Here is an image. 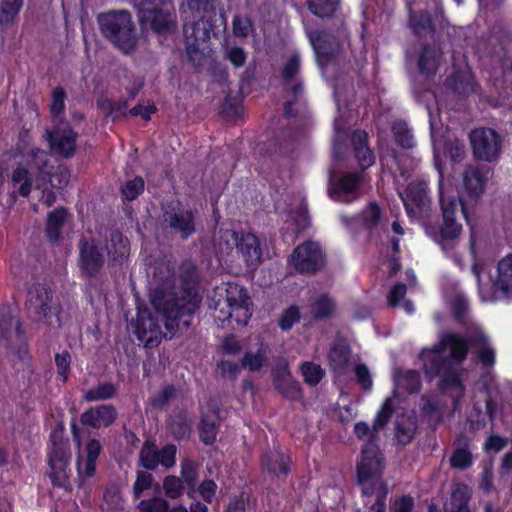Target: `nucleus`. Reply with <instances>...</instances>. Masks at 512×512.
Returning a JSON list of instances; mask_svg holds the SVG:
<instances>
[{
  "label": "nucleus",
  "mask_w": 512,
  "mask_h": 512,
  "mask_svg": "<svg viewBox=\"0 0 512 512\" xmlns=\"http://www.w3.org/2000/svg\"><path fill=\"white\" fill-rule=\"evenodd\" d=\"M432 145H434V164L440 174V201L443 211V225L438 231L426 228V233L435 241L442 242L447 239H454L461 232V224L455 221V213L458 211V204L454 201L451 193L443 184L444 169L447 160L452 162L462 159L465 154L464 145L456 139H442V133L433 118L430 120Z\"/></svg>",
  "instance_id": "nucleus-1"
},
{
  "label": "nucleus",
  "mask_w": 512,
  "mask_h": 512,
  "mask_svg": "<svg viewBox=\"0 0 512 512\" xmlns=\"http://www.w3.org/2000/svg\"><path fill=\"white\" fill-rule=\"evenodd\" d=\"M394 398H388L380 408L373 428L368 424L359 422L355 425L354 431L359 439H366L371 442L379 428L384 426L391 416ZM382 470V459L377 447L369 443L361 451L357 472L358 480L364 494H371L375 489L381 487L379 474Z\"/></svg>",
  "instance_id": "nucleus-2"
},
{
  "label": "nucleus",
  "mask_w": 512,
  "mask_h": 512,
  "mask_svg": "<svg viewBox=\"0 0 512 512\" xmlns=\"http://www.w3.org/2000/svg\"><path fill=\"white\" fill-rule=\"evenodd\" d=\"M47 167L48 155L45 152L32 146L22 151L21 160L12 173V182L18 186L20 195L28 196L32 185L38 189L46 185V177L49 175Z\"/></svg>",
  "instance_id": "nucleus-3"
},
{
  "label": "nucleus",
  "mask_w": 512,
  "mask_h": 512,
  "mask_svg": "<svg viewBox=\"0 0 512 512\" xmlns=\"http://www.w3.org/2000/svg\"><path fill=\"white\" fill-rule=\"evenodd\" d=\"M215 9V0H187L181 6L183 17L194 19L195 23H185L184 35L190 53L203 46L213 33V25L209 19L210 12Z\"/></svg>",
  "instance_id": "nucleus-4"
},
{
  "label": "nucleus",
  "mask_w": 512,
  "mask_h": 512,
  "mask_svg": "<svg viewBox=\"0 0 512 512\" xmlns=\"http://www.w3.org/2000/svg\"><path fill=\"white\" fill-rule=\"evenodd\" d=\"M467 352V344L455 334L443 336L439 344L432 349H426L421 354L427 374L440 370L451 369L452 361H461Z\"/></svg>",
  "instance_id": "nucleus-5"
},
{
  "label": "nucleus",
  "mask_w": 512,
  "mask_h": 512,
  "mask_svg": "<svg viewBox=\"0 0 512 512\" xmlns=\"http://www.w3.org/2000/svg\"><path fill=\"white\" fill-rule=\"evenodd\" d=\"M98 22L104 36L124 53H131L136 48L138 40L128 12H106L99 16Z\"/></svg>",
  "instance_id": "nucleus-6"
},
{
  "label": "nucleus",
  "mask_w": 512,
  "mask_h": 512,
  "mask_svg": "<svg viewBox=\"0 0 512 512\" xmlns=\"http://www.w3.org/2000/svg\"><path fill=\"white\" fill-rule=\"evenodd\" d=\"M138 10L142 25L150 26L159 35L170 33L176 25L175 8L169 0H131Z\"/></svg>",
  "instance_id": "nucleus-7"
},
{
  "label": "nucleus",
  "mask_w": 512,
  "mask_h": 512,
  "mask_svg": "<svg viewBox=\"0 0 512 512\" xmlns=\"http://www.w3.org/2000/svg\"><path fill=\"white\" fill-rule=\"evenodd\" d=\"M223 298L217 303L218 313L215 317L221 321L228 320L232 325H246L251 318V302L247 292L236 284H227Z\"/></svg>",
  "instance_id": "nucleus-8"
},
{
  "label": "nucleus",
  "mask_w": 512,
  "mask_h": 512,
  "mask_svg": "<svg viewBox=\"0 0 512 512\" xmlns=\"http://www.w3.org/2000/svg\"><path fill=\"white\" fill-rule=\"evenodd\" d=\"M407 181L404 173L397 179L399 195L404 203L406 211L411 218L425 220L430 215V200L426 195V184L422 181L410 182L406 188H402L401 181Z\"/></svg>",
  "instance_id": "nucleus-9"
},
{
  "label": "nucleus",
  "mask_w": 512,
  "mask_h": 512,
  "mask_svg": "<svg viewBox=\"0 0 512 512\" xmlns=\"http://www.w3.org/2000/svg\"><path fill=\"white\" fill-rule=\"evenodd\" d=\"M27 306L34 320L50 327L59 325L58 308L46 288L31 289Z\"/></svg>",
  "instance_id": "nucleus-10"
},
{
  "label": "nucleus",
  "mask_w": 512,
  "mask_h": 512,
  "mask_svg": "<svg viewBox=\"0 0 512 512\" xmlns=\"http://www.w3.org/2000/svg\"><path fill=\"white\" fill-rule=\"evenodd\" d=\"M290 265L300 272H314L325 265V254L318 242L307 241L295 249Z\"/></svg>",
  "instance_id": "nucleus-11"
},
{
  "label": "nucleus",
  "mask_w": 512,
  "mask_h": 512,
  "mask_svg": "<svg viewBox=\"0 0 512 512\" xmlns=\"http://www.w3.org/2000/svg\"><path fill=\"white\" fill-rule=\"evenodd\" d=\"M74 439L78 444L76 468L80 481H86L95 475L96 464L102 450V445L95 438H91L84 446L81 445L80 435L73 427Z\"/></svg>",
  "instance_id": "nucleus-12"
},
{
  "label": "nucleus",
  "mask_w": 512,
  "mask_h": 512,
  "mask_svg": "<svg viewBox=\"0 0 512 512\" xmlns=\"http://www.w3.org/2000/svg\"><path fill=\"white\" fill-rule=\"evenodd\" d=\"M364 177L358 174L346 173L340 177L330 175L328 195L331 199L349 203L359 196Z\"/></svg>",
  "instance_id": "nucleus-13"
},
{
  "label": "nucleus",
  "mask_w": 512,
  "mask_h": 512,
  "mask_svg": "<svg viewBox=\"0 0 512 512\" xmlns=\"http://www.w3.org/2000/svg\"><path fill=\"white\" fill-rule=\"evenodd\" d=\"M70 451L66 442L54 443L48 454V476L57 486H66L68 483Z\"/></svg>",
  "instance_id": "nucleus-14"
},
{
  "label": "nucleus",
  "mask_w": 512,
  "mask_h": 512,
  "mask_svg": "<svg viewBox=\"0 0 512 512\" xmlns=\"http://www.w3.org/2000/svg\"><path fill=\"white\" fill-rule=\"evenodd\" d=\"M473 154L485 161L496 159L500 154L501 139L490 128H478L470 134Z\"/></svg>",
  "instance_id": "nucleus-15"
},
{
  "label": "nucleus",
  "mask_w": 512,
  "mask_h": 512,
  "mask_svg": "<svg viewBox=\"0 0 512 512\" xmlns=\"http://www.w3.org/2000/svg\"><path fill=\"white\" fill-rule=\"evenodd\" d=\"M105 262L100 244L95 239L84 240L80 247V265L84 274L94 276Z\"/></svg>",
  "instance_id": "nucleus-16"
},
{
  "label": "nucleus",
  "mask_w": 512,
  "mask_h": 512,
  "mask_svg": "<svg viewBox=\"0 0 512 512\" xmlns=\"http://www.w3.org/2000/svg\"><path fill=\"white\" fill-rule=\"evenodd\" d=\"M52 153L63 157L71 156L76 149V134L67 125L55 127L47 133Z\"/></svg>",
  "instance_id": "nucleus-17"
},
{
  "label": "nucleus",
  "mask_w": 512,
  "mask_h": 512,
  "mask_svg": "<svg viewBox=\"0 0 512 512\" xmlns=\"http://www.w3.org/2000/svg\"><path fill=\"white\" fill-rule=\"evenodd\" d=\"M135 332L140 342L146 347L158 345L162 337L161 330L150 313L146 310H139Z\"/></svg>",
  "instance_id": "nucleus-18"
},
{
  "label": "nucleus",
  "mask_w": 512,
  "mask_h": 512,
  "mask_svg": "<svg viewBox=\"0 0 512 512\" xmlns=\"http://www.w3.org/2000/svg\"><path fill=\"white\" fill-rule=\"evenodd\" d=\"M199 298L196 294L191 295L188 300H181L177 303L176 307L165 308L163 311L159 310V306L156 301H154L155 307L158 309L162 318L165 319V327L172 334V330L175 328L174 321L176 317L183 316L185 314H191L195 312V309L199 305Z\"/></svg>",
  "instance_id": "nucleus-19"
},
{
  "label": "nucleus",
  "mask_w": 512,
  "mask_h": 512,
  "mask_svg": "<svg viewBox=\"0 0 512 512\" xmlns=\"http://www.w3.org/2000/svg\"><path fill=\"white\" fill-rule=\"evenodd\" d=\"M116 417L117 412L112 406L101 405L86 410L81 416V421L84 425L102 428L112 424Z\"/></svg>",
  "instance_id": "nucleus-20"
},
{
  "label": "nucleus",
  "mask_w": 512,
  "mask_h": 512,
  "mask_svg": "<svg viewBox=\"0 0 512 512\" xmlns=\"http://www.w3.org/2000/svg\"><path fill=\"white\" fill-rule=\"evenodd\" d=\"M488 279L491 286L503 294L508 296L512 292V254L503 258L497 267L496 275H489Z\"/></svg>",
  "instance_id": "nucleus-21"
},
{
  "label": "nucleus",
  "mask_w": 512,
  "mask_h": 512,
  "mask_svg": "<svg viewBox=\"0 0 512 512\" xmlns=\"http://www.w3.org/2000/svg\"><path fill=\"white\" fill-rule=\"evenodd\" d=\"M108 265H121L129 256L128 240L121 234H113L105 245Z\"/></svg>",
  "instance_id": "nucleus-22"
},
{
  "label": "nucleus",
  "mask_w": 512,
  "mask_h": 512,
  "mask_svg": "<svg viewBox=\"0 0 512 512\" xmlns=\"http://www.w3.org/2000/svg\"><path fill=\"white\" fill-rule=\"evenodd\" d=\"M237 252L241 255L248 267L258 265L261 260V249L258 238L253 234L241 235L237 244Z\"/></svg>",
  "instance_id": "nucleus-23"
},
{
  "label": "nucleus",
  "mask_w": 512,
  "mask_h": 512,
  "mask_svg": "<svg viewBox=\"0 0 512 512\" xmlns=\"http://www.w3.org/2000/svg\"><path fill=\"white\" fill-rule=\"evenodd\" d=\"M349 350L344 340H338L328 354L329 362L334 372L341 376L347 370Z\"/></svg>",
  "instance_id": "nucleus-24"
},
{
  "label": "nucleus",
  "mask_w": 512,
  "mask_h": 512,
  "mask_svg": "<svg viewBox=\"0 0 512 512\" xmlns=\"http://www.w3.org/2000/svg\"><path fill=\"white\" fill-rule=\"evenodd\" d=\"M275 386L286 397L296 398L300 395V389L295 380L290 376L287 366H283L276 374L274 379Z\"/></svg>",
  "instance_id": "nucleus-25"
},
{
  "label": "nucleus",
  "mask_w": 512,
  "mask_h": 512,
  "mask_svg": "<svg viewBox=\"0 0 512 512\" xmlns=\"http://www.w3.org/2000/svg\"><path fill=\"white\" fill-rule=\"evenodd\" d=\"M367 135L364 132H357L353 136V143L356 145V156L362 167H368L375 162V157L366 145Z\"/></svg>",
  "instance_id": "nucleus-26"
},
{
  "label": "nucleus",
  "mask_w": 512,
  "mask_h": 512,
  "mask_svg": "<svg viewBox=\"0 0 512 512\" xmlns=\"http://www.w3.org/2000/svg\"><path fill=\"white\" fill-rule=\"evenodd\" d=\"M419 388L418 374L415 371H407L399 373L395 377V393L396 397L404 393V391H417Z\"/></svg>",
  "instance_id": "nucleus-27"
},
{
  "label": "nucleus",
  "mask_w": 512,
  "mask_h": 512,
  "mask_svg": "<svg viewBox=\"0 0 512 512\" xmlns=\"http://www.w3.org/2000/svg\"><path fill=\"white\" fill-rule=\"evenodd\" d=\"M23 5V0H2L0 3V24L9 26L14 23Z\"/></svg>",
  "instance_id": "nucleus-28"
},
{
  "label": "nucleus",
  "mask_w": 512,
  "mask_h": 512,
  "mask_svg": "<svg viewBox=\"0 0 512 512\" xmlns=\"http://www.w3.org/2000/svg\"><path fill=\"white\" fill-rule=\"evenodd\" d=\"M380 211L376 203H371L368 205L366 210L363 213L362 218H349L347 216H342V223L348 228L353 227V222H363L367 227H372V225L376 224L379 220Z\"/></svg>",
  "instance_id": "nucleus-29"
},
{
  "label": "nucleus",
  "mask_w": 512,
  "mask_h": 512,
  "mask_svg": "<svg viewBox=\"0 0 512 512\" xmlns=\"http://www.w3.org/2000/svg\"><path fill=\"white\" fill-rule=\"evenodd\" d=\"M67 219V211L64 209H55L48 214L47 231L51 240H57L60 236L61 228Z\"/></svg>",
  "instance_id": "nucleus-30"
},
{
  "label": "nucleus",
  "mask_w": 512,
  "mask_h": 512,
  "mask_svg": "<svg viewBox=\"0 0 512 512\" xmlns=\"http://www.w3.org/2000/svg\"><path fill=\"white\" fill-rule=\"evenodd\" d=\"M468 491L466 487H457L452 492L449 503L445 506V512H469L467 507Z\"/></svg>",
  "instance_id": "nucleus-31"
},
{
  "label": "nucleus",
  "mask_w": 512,
  "mask_h": 512,
  "mask_svg": "<svg viewBox=\"0 0 512 512\" xmlns=\"http://www.w3.org/2000/svg\"><path fill=\"white\" fill-rule=\"evenodd\" d=\"M140 464L146 469L159 466V451L152 442H145L140 451Z\"/></svg>",
  "instance_id": "nucleus-32"
},
{
  "label": "nucleus",
  "mask_w": 512,
  "mask_h": 512,
  "mask_svg": "<svg viewBox=\"0 0 512 512\" xmlns=\"http://www.w3.org/2000/svg\"><path fill=\"white\" fill-rule=\"evenodd\" d=\"M239 239L240 237H238L233 231L222 232L216 242L217 252L221 256L230 255L233 248L237 249Z\"/></svg>",
  "instance_id": "nucleus-33"
},
{
  "label": "nucleus",
  "mask_w": 512,
  "mask_h": 512,
  "mask_svg": "<svg viewBox=\"0 0 512 512\" xmlns=\"http://www.w3.org/2000/svg\"><path fill=\"white\" fill-rule=\"evenodd\" d=\"M262 464L275 474L285 473L288 468V459L282 453L273 452L263 458Z\"/></svg>",
  "instance_id": "nucleus-34"
},
{
  "label": "nucleus",
  "mask_w": 512,
  "mask_h": 512,
  "mask_svg": "<svg viewBox=\"0 0 512 512\" xmlns=\"http://www.w3.org/2000/svg\"><path fill=\"white\" fill-rule=\"evenodd\" d=\"M171 227L178 231L182 237L188 236L194 230L192 214L183 212L175 215L171 220Z\"/></svg>",
  "instance_id": "nucleus-35"
},
{
  "label": "nucleus",
  "mask_w": 512,
  "mask_h": 512,
  "mask_svg": "<svg viewBox=\"0 0 512 512\" xmlns=\"http://www.w3.org/2000/svg\"><path fill=\"white\" fill-rule=\"evenodd\" d=\"M406 293V288L402 285H396L390 292L388 296V300L391 306H400L402 307L407 313H413L414 307L411 304L410 301L406 300L404 298V295Z\"/></svg>",
  "instance_id": "nucleus-36"
},
{
  "label": "nucleus",
  "mask_w": 512,
  "mask_h": 512,
  "mask_svg": "<svg viewBox=\"0 0 512 512\" xmlns=\"http://www.w3.org/2000/svg\"><path fill=\"white\" fill-rule=\"evenodd\" d=\"M338 0H308L311 11L320 17H328L333 14Z\"/></svg>",
  "instance_id": "nucleus-37"
},
{
  "label": "nucleus",
  "mask_w": 512,
  "mask_h": 512,
  "mask_svg": "<svg viewBox=\"0 0 512 512\" xmlns=\"http://www.w3.org/2000/svg\"><path fill=\"white\" fill-rule=\"evenodd\" d=\"M466 189L472 195H478L483 190L484 176L476 169H470L464 177Z\"/></svg>",
  "instance_id": "nucleus-38"
},
{
  "label": "nucleus",
  "mask_w": 512,
  "mask_h": 512,
  "mask_svg": "<svg viewBox=\"0 0 512 512\" xmlns=\"http://www.w3.org/2000/svg\"><path fill=\"white\" fill-rule=\"evenodd\" d=\"M470 345L477 347L479 357L485 366L493 364L494 352L490 347H488L486 337L482 332L479 333L477 339H475L474 342H471Z\"/></svg>",
  "instance_id": "nucleus-39"
},
{
  "label": "nucleus",
  "mask_w": 512,
  "mask_h": 512,
  "mask_svg": "<svg viewBox=\"0 0 512 512\" xmlns=\"http://www.w3.org/2000/svg\"><path fill=\"white\" fill-rule=\"evenodd\" d=\"M302 374L308 385H317L325 375V371L320 365L314 363H304L301 367Z\"/></svg>",
  "instance_id": "nucleus-40"
},
{
  "label": "nucleus",
  "mask_w": 512,
  "mask_h": 512,
  "mask_svg": "<svg viewBox=\"0 0 512 512\" xmlns=\"http://www.w3.org/2000/svg\"><path fill=\"white\" fill-rule=\"evenodd\" d=\"M267 359L266 350L263 348L258 349L255 353L248 352L243 359V366L250 371L260 369Z\"/></svg>",
  "instance_id": "nucleus-41"
},
{
  "label": "nucleus",
  "mask_w": 512,
  "mask_h": 512,
  "mask_svg": "<svg viewBox=\"0 0 512 512\" xmlns=\"http://www.w3.org/2000/svg\"><path fill=\"white\" fill-rule=\"evenodd\" d=\"M115 393V388L111 384H101L86 391L84 398L86 401L94 402L109 398Z\"/></svg>",
  "instance_id": "nucleus-42"
},
{
  "label": "nucleus",
  "mask_w": 512,
  "mask_h": 512,
  "mask_svg": "<svg viewBox=\"0 0 512 512\" xmlns=\"http://www.w3.org/2000/svg\"><path fill=\"white\" fill-rule=\"evenodd\" d=\"M438 63V54L435 49L427 48L419 59V68L425 73L435 70Z\"/></svg>",
  "instance_id": "nucleus-43"
},
{
  "label": "nucleus",
  "mask_w": 512,
  "mask_h": 512,
  "mask_svg": "<svg viewBox=\"0 0 512 512\" xmlns=\"http://www.w3.org/2000/svg\"><path fill=\"white\" fill-rule=\"evenodd\" d=\"M144 189V182L140 177L128 180L122 187V195L127 200H133L140 195Z\"/></svg>",
  "instance_id": "nucleus-44"
},
{
  "label": "nucleus",
  "mask_w": 512,
  "mask_h": 512,
  "mask_svg": "<svg viewBox=\"0 0 512 512\" xmlns=\"http://www.w3.org/2000/svg\"><path fill=\"white\" fill-rule=\"evenodd\" d=\"M396 142L403 147H412L414 139L407 125L403 122L396 123L394 126Z\"/></svg>",
  "instance_id": "nucleus-45"
},
{
  "label": "nucleus",
  "mask_w": 512,
  "mask_h": 512,
  "mask_svg": "<svg viewBox=\"0 0 512 512\" xmlns=\"http://www.w3.org/2000/svg\"><path fill=\"white\" fill-rule=\"evenodd\" d=\"M473 273L479 284L480 295L484 300H492L497 296L486 291L484 277L487 274V264H473Z\"/></svg>",
  "instance_id": "nucleus-46"
},
{
  "label": "nucleus",
  "mask_w": 512,
  "mask_h": 512,
  "mask_svg": "<svg viewBox=\"0 0 512 512\" xmlns=\"http://www.w3.org/2000/svg\"><path fill=\"white\" fill-rule=\"evenodd\" d=\"M334 302L327 296H321L312 305V313L316 317H325L333 312Z\"/></svg>",
  "instance_id": "nucleus-47"
},
{
  "label": "nucleus",
  "mask_w": 512,
  "mask_h": 512,
  "mask_svg": "<svg viewBox=\"0 0 512 512\" xmlns=\"http://www.w3.org/2000/svg\"><path fill=\"white\" fill-rule=\"evenodd\" d=\"M307 36L318 57H320L321 53H325V42L328 38L325 32H319V30H307Z\"/></svg>",
  "instance_id": "nucleus-48"
},
{
  "label": "nucleus",
  "mask_w": 512,
  "mask_h": 512,
  "mask_svg": "<svg viewBox=\"0 0 512 512\" xmlns=\"http://www.w3.org/2000/svg\"><path fill=\"white\" fill-rule=\"evenodd\" d=\"M471 462V452L464 448L457 449L452 454V459H450V463H452V466L460 469L469 467Z\"/></svg>",
  "instance_id": "nucleus-49"
},
{
  "label": "nucleus",
  "mask_w": 512,
  "mask_h": 512,
  "mask_svg": "<svg viewBox=\"0 0 512 512\" xmlns=\"http://www.w3.org/2000/svg\"><path fill=\"white\" fill-rule=\"evenodd\" d=\"M300 318V312L297 307L287 308L279 319V326L283 330L290 329Z\"/></svg>",
  "instance_id": "nucleus-50"
},
{
  "label": "nucleus",
  "mask_w": 512,
  "mask_h": 512,
  "mask_svg": "<svg viewBox=\"0 0 512 512\" xmlns=\"http://www.w3.org/2000/svg\"><path fill=\"white\" fill-rule=\"evenodd\" d=\"M139 508L140 512H168L167 502L160 498L142 501Z\"/></svg>",
  "instance_id": "nucleus-51"
},
{
  "label": "nucleus",
  "mask_w": 512,
  "mask_h": 512,
  "mask_svg": "<svg viewBox=\"0 0 512 512\" xmlns=\"http://www.w3.org/2000/svg\"><path fill=\"white\" fill-rule=\"evenodd\" d=\"M177 448L174 445H167L159 451L158 465L172 467L175 464Z\"/></svg>",
  "instance_id": "nucleus-52"
},
{
  "label": "nucleus",
  "mask_w": 512,
  "mask_h": 512,
  "mask_svg": "<svg viewBox=\"0 0 512 512\" xmlns=\"http://www.w3.org/2000/svg\"><path fill=\"white\" fill-rule=\"evenodd\" d=\"M65 108V93L62 88H55L52 93L51 113L58 116L63 113Z\"/></svg>",
  "instance_id": "nucleus-53"
},
{
  "label": "nucleus",
  "mask_w": 512,
  "mask_h": 512,
  "mask_svg": "<svg viewBox=\"0 0 512 512\" xmlns=\"http://www.w3.org/2000/svg\"><path fill=\"white\" fill-rule=\"evenodd\" d=\"M415 431V423L410 421L407 427L402 428V424L400 422L396 423V439L399 443L407 444L410 442L414 435Z\"/></svg>",
  "instance_id": "nucleus-54"
},
{
  "label": "nucleus",
  "mask_w": 512,
  "mask_h": 512,
  "mask_svg": "<svg viewBox=\"0 0 512 512\" xmlns=\"http://www.w3.org/2000/svg\"><path fill=\"white\" fill-rule=\"evenodd\" d=\"M163 488L169 497H178L183 490L182 483L176 476H167L163 482Z\"/></svg>",
  "instance_id": "nucleus-55"
},
{
  "label": "nucleus",
  "mask_w": 512,
  "mask_h": 512,
  "mask_svg": "<svg viewBox=\"0 0 512 512\" xmlns=\"http://www.w3.org/2000/svg\"><path fill=\"white\" fill-rule=\"evenodd\" d=\"M357 381L361 387L365 390H369L373 386L372 377L368 368L362 364H359L354 369Z\"/></svg>",
  "instance_id": "nucleus-56"
},
{
  "label": "nucleus",
  "mask_w": 512,
  "mask_h": 512,
  "mask_svg": "<svg viewBox=\"0 0 512 512\" xmlns=\"http://www.w3.org/2000/svg\"><path fill=\"white\" fill-rule=\"evenodd\" d=\"M251 31V21L247 18L236 17L233 20V33L235 36L245 38Z\"/></svg>",
  "instance_id": "nucleus-57"
},
{
  "label": "nucleus",
  "mask_w": 512,
  "mask_h": 512,
  "mask_svg": "<svg viewBox=\"0 0 512 512\" xmlns=\"http://www.w3.org/2000/svg\"><path fill=\"white\" fill-rule=\"evenodd\" d=\"M153 482L152 474L148 472H139L134 484L135 497H139L143 490L148 489Z\"/></svg>",
  "instance_id": "nucleus-58"
},
{
  "label": "nucleus",
  "mask_w": 512,
  "mask_h": 512,
  "mask_svg": "<svg viewBox=\"0 0 512 512\" xmlns=\"http://www.w3.org/2000/svg\"><path fill=\"white\" fill-rule=\"evenodd\" d=\"M226 57L234 66H242L246 61L245 52L239 47H228L226 49Z\"/></svg>",
  "instance_id": "nucleus-59"
},
{
  "label": "nucleus",
  "mask_w": 512,
  "mask_h": 512,
  "mask_svg": "<svg viewBox=\"0 0 512 512\" xmlns=\"http://www.w3.org/2000/svg\"><path fill=\"white\" fill-rule=\"evenodd\" d=\"M55 363L58 374L63 378V381H66L67 372L70 365V358L68 353L57 354L55 356Z\"/></svg>",
  "instance_id": "nucleus-60"
},
{
  "label": "nucleus",
  "mask_w": 512,
  "mask_h": 512,
  "mask_svg": "<svg viewBox=\"0 0 512 512\" xmlns=\"http://www.w3.org/2000/svg\"><path fill=\"white\" fill-rule=\"evenodd\" d=\"M216 437V428L213 423L203 421L200 427V438L205 444L213 443Z\"/></svg>",
  "instance_id": "nucleus-61"
},
{
  "label": "nucleus",
  "mask_w": 512,
  "mask_h": 512,
  "mask_svg": "<svg viewBox=\"0 0 512 512\" xmlns=\"http://www.w3.org/2000/svg\"><path fill=\"white\" fill-rule=\"evenodd\" d=\"M68 177L69 175L67 169L61 168V166H59L56 172L49 177L48 181L53 187H62L66 185Z\"/></svg>",
  "instance_id": "nucleus-62"
},
{
  "label": "nucleus",
  "mask_w": 512,
  "mask_h": 512,
  "mask_svg": "<svg viewBox=\"0 0 512 512\" xmlns=\"http://www.w3.org/2000/svg\"><path fill=\"white\" fill-rule=\"evenodd\" d=\"M217 486L213 481H204L198 488L199 494L202 496V498L207 501L211 502L213 499V496L216 493Z\"/></svg>",
  "instance_id": "nucleus-63"
},
{
  "label": "nucleus",
  "mask_w": 512,
  "mask_h": 512,
  "mask_svg": "<svg viewBox=\"0 0 512 512\" xmlns=\"http://www.w3.org/2000/svg\"><path fill=\"white\" fill-rule=\"evenodd\" d=\"M507 444L505 438H500V436L492 435L489 437L485 444V449L488 452H498L502 450Z\"/></svg>",
  "instance_id": "nucleus-64"
}]
</instances>
